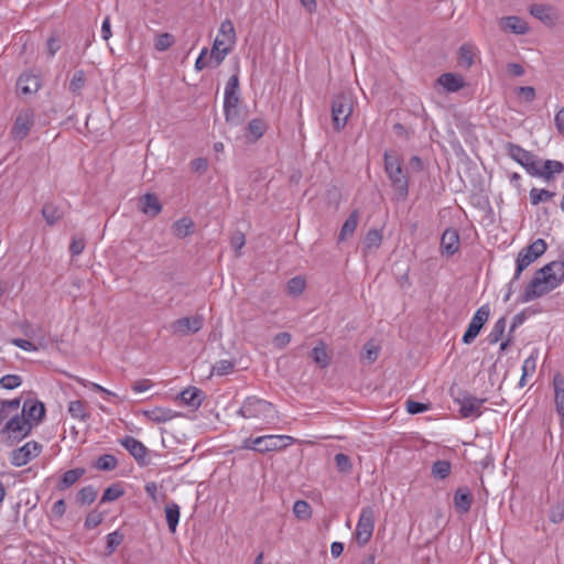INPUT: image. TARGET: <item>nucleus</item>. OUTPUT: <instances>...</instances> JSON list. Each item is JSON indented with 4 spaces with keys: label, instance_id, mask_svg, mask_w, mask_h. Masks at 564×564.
Segmentation results:
<instances>
[{
    "label": "nucleus",
    "instance_id": "obj_20",
    "mask_svg": "<svg viewBox=\"0 0 564 564\" xmlns=\"http://www.w3.org/2000/svg\"><path fill=\"white\" fill-rule=\"evenodd\" d=\"M474 497L469 488L459 487L454 494V506L457 512L467 513L473 505Z\"/></svg>",
    "mask_w": 564,
    "mask_h": 564
},
{
    "label": "nucleus",
    "instance_id": "obj_29",
    "mask_svg": "<svg viewBox=\"0 0 564 564\" xmlns=\"http://www.w3.org/2000/svg\"><path fill=\"white\" fill-rule=\"evenodd\" d=\"M360 214L358 210H352L345 223L341 226L338 240L344 241L347 238L351 237L358 226Z\"/></svg>",
    "mask_w": 564,
    "mask_h": 564
},
{
    "label": "nucleus",
    "instance_id": "obj_4",
    "mask_svg": "<svg viewBox=\"0 0 564 564\" xmlns=\"http://www.w3.org/2000/svg\"><path fill=\"white\" fill-rule=\"evenodd\" d=\"M272 413L273 404L254 395L246 398L238 410L245 419H268Z\"/></svg>",
    "mask_w": 564,
    "mask_h": 564
},
{
    "label": "nucleus",
    "instance_id": "obj_37",
    "mask_svg": "<svg viewBox=\"0 0 564 564\" xmlns=\"http://www.w3.org/2000/svg\"><path fill=\"white\" fill-rule=\"evenodd\" d=\"M68 412L74 419H78L83 422L89 420L90 413L87 410V405L84 401L75 400L68 404Z\"/></svg>",
    "mask_w": 564,
    "mask_h": 564
},
{
    "label": "nucleus",
    "instance_id": "obj_32",
    "mask_svg": "<svg viewBox=\"0 0 564 564\" xmlns=\"http://www.w3.org/2000/svg\"><path fill=\"white\" fill-rule=\"evenodd\" d=\"M530 13L544 24L551 25L554 22V15L552 13V7L546 4H532L530 7Z\"/></svg>",
    "mask_w": 564,
    "mask_h": 564
},
{
    "label": "nucleus",
    "instance_id": "obj_36",
    "mask_svg": "<svg viewBox=\"0 0 564 564\" xmlns=\"http://www.w3.org/2000/svg\"><path fill=\"white\" fill-rule=\"evenodd\" d=\"M164 511L169 530L170 532L174 533L180 521V507L175 502H169L165 506Z\"/></svg>",
    "mask_w": 564,
    "mask_h": 564
},
{
    "label": "nucleus",
    "instance_id": "obj_15",
    "mask_svg": "<svg viewBox=\"0 0 564 564\" xmlns=\"http://www.w3.org/2000/svg\"><path fill=\"white\" fill-rule=\"evenodd\" d=\"M41 88V78L34 74H22L17 82V89L22 95H33Z\"/></svg>",
    "mask_w": 564,
    "mask_h": 564
},
{
    "label": "nucleus",
    "instance_id": "obj_42",
    "mask_svg": "<svg viewBox=\"0 0 564 564\" xmlns=\"http://www.w3.org/2000/svg\"><path fill=\"white\" fill-rule=\"evenodd\" d=\"M452 465L448 460H436L432 465V475L437 479H445L451 474Z\"/></svg>",
    "mask_w": 564,
    "mask_h": 564
},
{
    "label": "nucleus",
    "instance_id": "obj_48",
    "mask_svg": "<svg viewBox=\"0 0 564 564\" xmlns=\"http://www.w3.org/2000/svg\"><path fill=\"white\" fill-rule=\"evenodd\" d=\"M123 495H124V490L121 487V485H119V484L112 485L104 491L100 503H106V502L117 500L118 498H120Z\"/></svg>",
    "mask_w": 564,
    "mask_h": 564
},
{
    "label": "nucleus",
    "instance_id": "obj_46",
    "mask_svg": "<svg viewBox=\"0 0 564 564\" xmlns=\"http://www.w3.org/2000/svg\"><path fill=\"white\" fill-rule=\"evenodd\" d=\"M538 357H539V349L534 348L531 351L530 356L523 361V365H522L523 377L532 376L535 372Z\"/></svg>",
    "mask_w": 564,
    "mask_h": 564
},
{
    "label": "nucleus",
    "instance_id": "obj_30",
    "mask_svg": "<svg viewBox=\"0 0 564 564\" xmlns=\"http://www.w3.org/2000/svg\"><path fill=\"white\" fill-rule=\"evenodd\" d=\"M194 221L188 218V217H183L178 220H176L173 225H172V234L178 238V239H183L187 236H189L193 230H194Z\"/></svg>",
    "mask_w": 564,
    "mask_h": 564
},
{
    "label": "nucleus",
    "instance_id": "obj_11",
    "mask_svg": "<svg viewBox=\"0 0 564 564\" xmlns=\"http://www.w3.org/2000/svg\"><path fill=\"white\" fill-rule=\"evenodd\" d=\"M489 315H490L489 304H484L476 311L466 332L463 335L462 340L464 344L470 345L476 339V337L480 333L481 328L488 321Z\"/></svg>",
    "mask_w": 564,
    "mask_h": 564
},
{
    "label": "nucleus",
    "instance_id": "obj_1",
    "mask_svg": "<svg viewBox=\"0 0 564 564\" xmlns=\"http://www.w3.org/2000/svg\"><path fill=\"white\" fill-rule=\"evenodd\" d=\"M564 281V260L552 261L536 270L520 302L527 303L555 290Z\"/></svg>",
    "mask_w": 564,
    "mask_h": 564
},
{
    "label": "nucleus",
    "instance_id": "obj_18",
    "mask_svg": "<svg viewBox=\"0 0 564 564\" xmlns=\"http://www.w3.org/2000/svg\"><path fill=\"white\" fill-rule=\"evenodd\" d=\"M21 414L30 420V422H34L35 424L40 423L45 415V406L41 401L26 400L23 404Z\"/></svg>",
    "mask_w": 564,
    "mask_h": 564
},
{
    "label": "nucleus",
    "instance_id": "obj_40",
    "mask_svg": "<svg viewBox=\"0 0 564 564\" xmlns=\"http://www.w3.org/2000/svg\"><path fill=\"white\" fill-rule=\"evenodd\" d=\"M382 235L378 229H370L365 237L364 248L366 251L376 250L381 246Z\"/></svg>",
    "mask_w": 564,
    "mask_h": 564
},
{
    "label": "nucleus",
    "instance_id": "obj_43",
    "mask_svg": "<svg viewBox=\"0 0 564 564\" xmlns=\"http://www.w3.org/2000/svg\"><path fill=\"white\" fill-rule=\"evenodd\" d=\"M124 535L119 530H116L107 535L106 555L115 553L117 547L123 542Z\"/></svg>",
    "mask_w": 564,
    "mask_h": 564
},
{
    "label": "nucleus",
    "instance_id": "obj_19",
    "mask_svg": "<svg viewBox=\"0 0 564 564\" xmlns=\"http://www.w3.org/2000/svg\"><path fill=\"white\" fill-rule=\"evenodd\" d=\"M556 411L561 419V426L564 427V376L556 372L553 377Z\"/></svg>",
    "mask_w": 564,
    "mask_h": 564
},
{
    "label": "nucleus",
    "instance_id": "obj_63",
    "mask_svg": "<svg viewBox=\"0 0 564 564\" xmlns=\"http://www.w3.org/2000/svg\"><path fill=\"white\" fill-rule=\"evenodd\" d=\"M529 165H525L524 169L531 176L540 177V172L542 169V161L536 158L534 154L533 160H531Z\"/></svg>",
    "mask_w": 564,
    "mask_h": 564
},
{
    "label": "nucleus",
    "instance_id": "obj_8",
    "mask_svg": "<svg viewBox=\"0 0 564 564\" xmlns=\"http://www.w3.org/2000/svg\"><path fill=\"white\" fill-rule=\"evenodd\" d=\"M375 529V511L372 507H364L360 511L357 522L355 538L359 545H366L373 533Z\"/></svg>",
    "mask_w": 564,
    "mask_h": 564
},
{
    "label": "nucleus",
    "instance_id": "obj_54",
    "mask_svg": "<svg viewBox=\"0 0 564 564\" xmlns=\"http://www.w3.org/2000/svg\"><path fill=\"white\" fill-rule=\"evenodd\" d=\"M235 368V362L227 359H221L213 366V373L217 376H225L231 372Z\"/></svg>",
    "mask_w": 564,
    "mask_h": 564
},
{
    "label": "nucleus",
    "instance_id": "obj_52",
    "mask_svg": "<svg viewBox=\"0 0 564 564\" xmlns=\"http://www.w3.org/2000/svg\"><path fill=\"white\" fill-rule=\"evenodd\" d=\"M174 43V36L170 33H162L159 34L155 39L154 47L160 51L164 52L169 50Z\"/></svg>",
    "mask_w": 564,
    "mask_h": 564
},
{
    "label": "nucleus",
    "instance_id": "obj_55",
    "mask_svg": "<svg viewBox=\"0 0 564 564\" xmlns=\"http://www.w3.org/2000/svg\"><path fill=\"white\" fill-rule=\"evenodd\" d=\"M22 384V378L18 375H6L0 379V387L7 390H12Z\"/></svg>",
    "mask_w": 564,
    "mask_h": 564
},
{
    "label": "nucleus",
    "instance_id": "obj_6",
    "mask_svg": "<svg viewBox=\"0 0 564 564\" xmlns=\"http://www.w3.org/2000/svg\"><path fill=\"white\" fill-rule=\"evenodd\" d=\"M547 245L544 239L539 238L528 247L523 248L517 258V268L513 275L518 280L522 271L546 251Z\"/></svg>",
    "mask_w": 564,
    "mask_h": 564
},
{
    "label": "nucleus",
    "instance_id": "obj_45",
    "mask_svg": "<svg viewBox=\"0 0 564 564\" xmlns=\"http://www.w3.org/2000/svg\"><path fill=\"white\" fill-rule=\"evenodd\" d=\"M555 196L554 192H551L549 189H539L533 187L530 191V202L532 205H539L542 202H546L552 199Z\"/></svg>",
    "mask_w": 564,
    "mask_h": 564
},
{
    "label": "nucleus",
    "instance_id": "obj_31",
    "mask_svg": "<svg viewBox=\"0 0 564 564\" xmlns=\"http://www.w3.org/2000/svg\"><path fill=\"white\" fill-rule=\"evenodd\" d=\"M267 128V123L262 119H252L247 126V139L250 142H256L265 133Z\"/></svg>",
    "mask_w": 564,
    "mask_h": 564
},
{
    "label": "nucleus",
    "instance_id": "obj_27",
    "mask_svg": "<svg viewBox=\"0 0 564 564\" xmlns=\"http://www.w3.org/2000/svg\"><path fill=\"white\" fill-rule=\"evenodd\" d=\"M178 397L184 404L192 408H198L203 402L204 392L196 387H188L183 390Z\"/></svg>",
    "mask_w": 564,
    "mask_h": 564
},
{
    "label": "nucleus",
    "instance_id": "obj_28",
    "mask_svg": "<svg viewBox=\"0 0 564 564\" xmlns=\"http://www.w3.org/2000/svg\"><path fill=\"white\" fill-rule=\"evenodd\" d=\"M41 213L48 226L56 225L64 216L63 209L51 202L43 205Z\"/></svg>",
    "mask_w": 564,
    "mask_h": 564
},
{
    "label": "nucleus",
    "instance_id": "obj_14",
    "mask_svg": "<svg viewBox=\"0 0 564 564\" xmlns=\"http://www.w3.org/2000/svg\"><path fill=\"white\" fill-rule=\"evenodd\" d=\"M120 444L133 456V458L139 464H145L148 448L140 441L132 436H126L120 440Z\"/></svg>",
    "mask_w": 564,
    "mask_h": 564
},
{
    "label": "nucleus",
    "instance_id": "obj_33",
    "mask_svg": "<svg viewBox=\"0 0 564 564\" xmlns=\"http://www.w3.org/2000/svg\"><path fill=\"white\" fill-rule=\"evenodd\" d=\"M564 171V164L560 161L546 160L542 162L540 177L550 181L554 174H560Z\"/></svg>",
    "mask_w": 564,
    "mask_h": 564
},
{
    "label": "nucleus",
    "instance_id": "obj_50",
    "mask_svg": "<svg viewBox=\"0 0 564 564\" xmlns=\"http://www.w3.org/2000/svg\"><path fill=\"white\" fill-rule=\"evenodd\" d=\"M305 280L301 276H294L292 278L286 285L288 293L297 296L305 290Z\"/></svg>",
    "mask_w": 564,
    "mask_h": 564
},
{
    "label": "nucleus",
    "instance_id": "obj_49",
    "mask_svg": "<svg viewBox=\"0 0 564 564\" xmlns=\"http://www.w3.org/2000/svg\"><path fill=\"white\" fill-rule=\"evenodd\" d=\"M293 513L300 520H307L311 518L312 509L305 500H297L293 506Z\"/></svg>",
    "mask_w": 564,
    "mask_h": 564
},
{
    "label": "nucleus",
    "instance_id": "obj_57",
    "mask_svg": "<svg viewBox=\"0 0 564 564\" xmlns=\"http://www.w3.org/2000/svg\"><path fill=\"white\" fill-rule=\"evenodd\" d=\"M378 356H379V347L377 345H375L372 341H368L364 346L362 358L367 359V361L369 364H372L377 360Z\"/></svg>",
    "mask_w": 564,
    "mask_h": 564
},
{
    "label": "nucleus",
    "instance_id": "obj_26",
    "mask_svg": "<svg viewBox=\"0 0 564 564\" xmlns=\"http://www.w3.org/2000/svg\"><path fill=\"white\" fill-rule=\"evenodd\" d=\"M143 415L151 422L165 423L176 417L178 414L171 409L154 408L152 410L144 411Z\"/></svg>",
    "mask_w": 564,
    "mask_h": 564
},
{
    "label": "nucleus",
    "instance_id": "obj_9",
    "mask_svg": "<svg viewBox=\"0 0 564 564\" xmlns=\"http://www.w3.org/2000/svg\"><path fill=\"white\" fill-rule=\"evenodd\" d=\"M34 110L31 108H23L21 109L13 122V126L11 128L10 134L11 138L15 141H22L24 140L31 129L33 128L35 121H34Z\"/></svg>",
    "mask_w": 564,
    "mask_h": 564
},
{
    "label": "nucleus",
    "instance_id": "obj_41",
    "mask_svg": "<svg viewBox=\"0 0 564 564\" xmlns=\"http://www.w3.org/2000/svg\"><path fill=\"white\" fill-rule=\"evenodd\" d=\"M506 325H507V318L505 316L500 317L495 323L491 332L487 336V340L489 344H497L501 339V337L505 334Z\"/></svg>",
    "mask_w": 564,
    "mask_h": 564
},
{
    "label": "nucleus",
    "instance_id": "obj_13",
    "mask_svg": "<svg viewBox=\"0 0 564 564\" xmlns=\"http://www.w3.org/2000/svg\"><path fill=\"white\" fill-rule=\"evenodd\" d=\"M204 318L200 315L193 317H181L171 325L172 330L178 336H188L199 332L203 328Z\"/></svg>",
    "mask_w": 564,
    "mask_h": 564
},
{
    "label": "nucleus",
    "instance_id": "obj_21",
    "mask_svg": "<svg viewBox=\"0 0 564 564\" xmlns=\"http://www.w3.org/2000/svg\"><path fill=\"white\" fill-rule=\"evenodd\" d=\"M240 101V88H239V76L238 74H234L229 77L224 94V106H231L234 104H239Z\"/></svg>",
    "mask_w": 564,
    "mask_h": 564
},
{
    "label": "nucleus",
    "instance_id": "obj_7",
    "mask_svg": "<svg viewBox=\"0 0 564 564\" xmlns=\"http://www.w3.org/2000/svg\"><path fill=\"white\" fill-rule=\"evenodd\" d=\"M351 112V98L344 94L335 96L332 101V119L334 129L340 131L346 126Z\"/></svg>",
    "mask_w": 564,
    "mask_h": 564
},
{
    "label": "nucleus",
    "instance_id": "obj_38",
    "mask_svg": "<svg viewBox=\"0 0 564 564\" xmlns=\"http://www.w3.org/2000/svg\"><path fill=\"white\" fill-rule=\"evenodd\" d=\"M226 122L232 126H238L243 122V116L241 110L238 108V104H234L232 107L227 105L224 106Z\"/></svg>",
    "mask_w": 564,
    "mask_h": 564
},
{
    "label": "nucleus",
    "instance_id": "obj_12",
    "mask_svg": "<svg viewBox=\"0 0 564 564\" xmlns=\"http://www.w3.org/2000/svg\"><path fill=\"white\" fill-rule=\"evenodd\" d=\"M42 451V445L35 441H30L23 446L15 448L10 454V463L15 467L26 465L30 460L37 457Z\"/></svg>",
    "mask_w": 564,
    "mask_h": 564
},
{
    "label": "nucleus",
    "instance_id": "obj_17",
    "mask_svg": "<svg viewBox=\"0 0 564 564\" xmlns=\"http://www.w3.org/2000/svg\"><path fill=\"white\" fill-rule=\"evenodd\" d=\"M442 253L447 257L453 256L459 249V235L456 229H446L441 238Z\"/></svg>",
    "mask_w": 564,
    "mask_h": 564
},
{
    "label": "nucleus",
    "instance_id": "obj_35",
    "mask_svg": "<svg viewBox=\"0 0 564 564\" xmlns=\"http://www.w3.org/2000/svg\"><path fill=\"white\" fill-rule=\"evenodd\" d=\"M476 47L471 44H463L459 47V56H458V63L460 66L465 68H469L474 62L476 56Z\"/></svg>",
    "mask_w": 564,
    "mask_h": 564
},
{
    "label": "nucleus",
    "instance_id": "obj_62",
    "mask_svg": "<svg viewBox=\"0 0 564 564\" xmlns=\"http://www.w3.org/2000/svg\"><path fill=\"white\" fill-rule=\"evenodd\" d=\"M85 239L83 237H73L69 245V252L72 256H79L85 249Z\"/></svg>",
    "mask_w": 564,
    "mask_h": 564
},
{
    "label": "nucleus",
    "instance_id": "obj_24",
    "mask_svg": "<svg viewBox=\"0 0 564 564\" xmlns=\"http://www.w3.org/2000/svg\"><path fill=\"white\" fill-rule=\"evenodd\" d=\"M500 26L505 31H510L514 34L523 35L529 31L528 23L516 15L502 18Z\"/></svg>",
    "mask_w": 564,
    "mask_h": 564
},
{
    "label": "nucleus",
    "instance_id": "obj_5",
    "mask_svg": "<svg viewBox=\"0 0 564 564\" xmlns=\"http://www.w3.org/2000/svg\"><path fill=\"white\" fill-rule=\"evenodd\" d=\"M33 429V423L25 419L22 414L15 413L12 415L1 429V433L8 436L11 441L10 445L20 442L26 437Z\"/></svg>",
    "mask_w": 564,
    "mask_h": 564
},
{
    "label": "nucleus",
    "instance_id": "obj_47",
    "mask_svg": "<svg viewBox=\"0 0 564 564\" xmlns=\"http://www.w3.org/2000/svg\"><path fill=\"white\" fill-rule=\"evenodd\" d=\"M97 497V490L93 486L83 487L77 494V501L80 505H90Z\"/></svg>",
    "mask_w": 564,
    "mask_h": 564
},
{
    "label": "nucleus",
    "instance_id": "obj_51",
    "mask_svg": "<svg viewBox=\"0 0 564 564\" xmlns=\"http://www.w3.org/2000/svg\"><path fill=\"white\" fill-rule=\"evenodd\" d=\"M117 464V458L113 455L104 454L97 459L96 467L100 470H113Z\"/></svg>",
    "mask_w": 564,
    "mask_h": 564
},
{
    "label": "nucleus",
    "instance_id": "obj_2",
    "mask_svg": "<svg viewBox=\"0 0 564 564\" xmlns=\"http://www.w3.org/2000/svg\"><path fill=\"white\" fill-rule=\"evenodd\" d=\"M383 163L384 172L391 183L397 199H405L409 193V178L403 170L402 160L397 155L384 152Z\"/></svg>",
    "mask_w": 564,
    "mask_h": 564
},
{
    "label": "nucleus",
    "instance_id": "obj_3",
    "mask_svg": "<svg viewBox=\"0 0 564 564\" xmlns=\"http://www.w3.org/2000/svg\"><path fill=\"white\" fill-rule=\"evenodd\" d=\"M236 40V31L231 20L227 19L223 21L209 53V59L210 62H215V66H219L231 52Z\"/></svg>",
    "mask_w": 564,
    "mask_h": 564
},
{
    "label": "nucleus",
    "instance_id": "obj_44",
    "mask_svg": "<svg viewBox=\"0 0 564 564\" xmlns=\"http://www.w3.org/2000/svg\"><path fill=\"white\" fill-rule=\"evenodd\" d=\"M86 84V74L83 69H78L74 73L73 78L69 82V91L79 95L83 87Z\"/></svg>",
    "mask_w": 564,
    "mask_h": 564
},
{
    "label": "nucleus",
    "instance_id": "obj_34",
    "mask_svg": "<svg viewBox=\"0 0 564 564\" xmlns=\"http://www.w3.org/2000/svg\"><path fill=\"white\" fill-rule=\"evenodd\" d=\"M85 474L84 468H74L65 471L57 484L58 490H65L73 486L83 475Z\"/></svg>",
    "mask_w": 564,
    "mask_h": 564
},
{
    "label": "nucleus",
    "instance_id": "obj_58",
    "mask_svg": "<svg viewBox=\"0 0 564 564\" xmlns=\"http://www.w3.org/2000/svg\"><path fill=\"white\" fill-rule=\"evenodd\" d=\"M549 519L553 523H562L564 521V505L556 503L549 511Z\"/></svg>",
    "mask_w": 564,
    "mask_h": 564
},
{
    "label": "nucleus",
    "instance_id": "obj_56",
    "mask_svg": "<svg viewBox=\"0 0 564 564\" xmlns=\"http://www.w3.org/2000/svg\"><path fill=\"white\" fill-rule=\"evenodd\" d=\"M536 312H538L536 310H532V308L528 307V308L521 311L520 313L516 314L512 318V323H511L509 333H512L517 327L522 325L529 315L535 314Z\"/></svg>",
    "mask_w": 564,
    "mask_h": 564
},
{
    "label": "nucleus",
    "instance_id": "obj_22",
    "mask_svg": "<svg viewBox=\"0 0 564 564\" xmlns=\"http://www.w3.org/2000/svg\"><path fill=\"white\" fill-rule=\"evenodd\" d=\"M485 399L476 397H466L460 401L459 413L463 417L479 416L481 414V406Z\"/></svg>",
    "mask_w": 564,
    "mask_h": 564
},
{
    "label": "nucleus",
    "instance_id": "obj_23",
    "mask_svg": "<svg viewBox=\"0 0 564 564\" xmlns=\"http://www.w3.org/2000/svg\"><path fill=\"white\" fill-rule=\"evenodd\" d=\"M505 148L507 154L523 167L529 165L528 163L533 160L534 154L518 144L508 142L506 143Z\"/></svg>",
    "mask_w": 564,
    "mask_h": 564
},
{
    "label": "nucleus",
    "instance_id": "obj_25",
    "mask_svg": "<svg viewBox=\"0 0 564 564\" xmlns=\"http://www.w3.org/2000/svg\"><path fill=\"white\" fill-rule=\"evenodd\" d=\"M437 83L448 93H456L465 86L464 78L460 75L445 73L437 78Z\"/></svg>",
    "mask_w": 564,
    "mask_h": 564
},
{
    "label": "nucleus",
    "instance_id": "obj_59",
    "mask_svg": "<svg viewBox=\"0 0 564 564\" xmlns=\"http://www.w3.org/2000/svg\"><path fill=\"white\" fill-rule=\"evenodd\" d=\"M102 520L104 514L101 512L91 511L87 514L84 525L87 530H91L98 527L102 522Z\"/></svg>",
    "mask_w": 564,
    "mask_h": 564
},
{
    "label": "nucleus",
    "instance_id": "obj_61",
    "mask_svg": "<svg viewBox=\"0 0 564 564\" xmlns=\"http://www.w3.org/2000/svg\"><path fill=\"white\" fill-rule=\"evenodd\" d=\"M208 65H213L214 67H216L215 62H210L209 55H208V50L205 47L202 50L199 56L197 57V59L195 62V68L197 70H202V69L206 68Z\"/></svg>",
    "mask_w": 564,
    "mask_h": 564
},
{
    "label": "nucleus",
    "instance_id": "obj_60",
    "mask_svg": "<svg viewBox=\"0 0 564 564\" xmlns=\"http://www.w3.org/2000/svg\"><path fill=\"white\" fill-rule=\"evenodd\" d=\"M405 408L410 414H419V413H423V412L427 411L430 408V404L421 403V402L413 401V400H408L405 402Z\"/></svg>",
    "mask_w": 564,
    "mask_h": 564
},
{
    "label": "nucleus",
    "instance_id": "obj_39",
    "mask_svg": "<svg viewBox=\"0 0 564 564\" xmlns=\"http://www.w3.org/2000/svg\"><path fill=\"white\" fill-rule=\"evenodd\" d=\"M312 358L321 368H326L329 365L330 358L323 341L313 348Z\"/></svg>",
    "mask_w": 564,
    "mask_h": 564
},
{
    "label": "nucleus",
    "instance_id": "obj_10",
    "mask_svg": "<svg viewBox=\"0 0 564 564\" xmlns=\"http://www.w3.org/2000/svg\"><path fill=\"white\" fill-rule=\"evenodd\" d=\"M296 440L293 436L290 435H276V434H270V435H262L259 436V454H267L270 452H280L292 444H294Z\"/></svg>",
    "mask_w": 564,
    "mask_h": 564
},
{
    "label": "nucleus",
    "instance_id": "obj_64",
    "mask_svg": "<svg viewBox=\"0 0 564 564\" xmlns=\"http://www.w3.org/2000/svg\"><path fill=\"white\" fill-rule=\"evenodd\" d=\"M291 341V334L286 332L279 333L273 338V344L276 348L282 349Z\"/></svg>",
    "mask_w": 564,
    "mask_h": 564
},
{
    "label": "nucleus",
    "instance_id": "obj_53",
    "mask_svg": "<svg viewBox=\"0 0 564 564\" xmlns=\"http://www.w3.org/2000/svg\"><path fill=\"white\" fill-rule=\"evenodd\" d=\"M335 464H336V468L340 473L348 474L351 471L352 465H351L350 458L348 455H346L344 453H338L335 455Z\"/></svg>",
    "mask_w": 564,
    "mask_h": 564
},
{
    "label": "nucleus",
    "instance_id": "obj_16",
    "mask_svg": "<svg viewBox=\"0 0 564 564\" xmlns=\"http://www.w3.org/2000/svg\"><path fill=\"white\" fill-rule=\"evenodd\" d=\"M139 209L150 217H155L162 212V204L155 194L147 193L139 198Z\"/></svg>",
    "mask_w": 564,
    "mask_h": 564
}]
</instances>
